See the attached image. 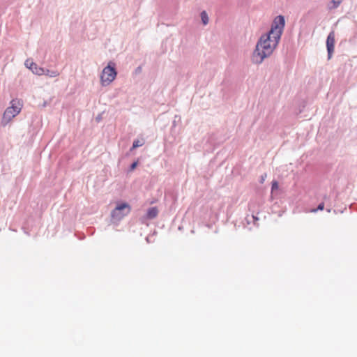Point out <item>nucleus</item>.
<instances>
[{
	"mask_svg": "<svg viewBox=\"0 0 357 357\" xmlns=\"http://www.w3.org/2000/svg\"><path fill=\"white\" fill-rule=\"evenodd\" d=\"M343 0H332L331 4L332 6L330 7L331 9H334L337 8L342 3Z\"/></svg>",
	"mask_w": 357,
	"mask_h": 357,
	"instance_id": "nucleus-9",
	"label": "nucleus"
},
{
	"mask_svg": "<svg viewBox=\"0 0 357 357\" xmlns=\"http://www.w3.org/2000/svg\"><path fill=\"white\" fill-rule=\"evenodd\" d=\"M46 74L50 77H56L59 75V73L56 71L50 72L49 70H45Z\"/></svg>",
	"mask_w": 357,
	"mask_h": 357,
	"instance_id": "nucleus-12",
	"label": "nucleus"
},
{
	"mask_svg": "<svg viewBox=\"0 0 357 357\" xmlns=\"http://www.w3.org/2000/svg\"><path fill=\"white\" fill-rule=\"evenodd\" d=\"M144 144V139H137V140H135L133 142V144H132V147L131 149V150L134 149H136L137 147H139V146H142L143 144Z\"/></svg>",
	"mask_w": 357,
	"mask_h": 357,
	"instance_id": "nucleus-8",
	"label": "nucleus"
},
{
	"mask_svg": "<svg viewBox=\"0 0 357 357\" xmlns=\"http://www.w3.org/2000/svg\"><path fill=\"white\" fill-rule=\"evenodd\" d=\"M22 108V102L20 100H13L10 102V106L8 107L3 113L2 123L5 125L9 123L20 112Z\"/></svg>",
	"mask_w": 357,
	"mask_h": 357,
	"instance_id": "nucleus-2",
	"label": "nucleus"
},
{
	"mask_svg": "<svg viewBox=\"0 0 357 357\" xmlns=\"http://www.w3.org/2000/svg\"><path fill=\"white\" fill-rule=\"evenodd\" d=\"M284 26V17H276L269 32L262 35L257 42L252 56L253 63H261L265 58L271 55L278 45Z\"/></svg>",
	"mask_w": 357,
	"mask_h": 357,
	"instance_id": "nucleus-1",
	"label": "nucleus"
},
{
	"mask_svg": "<svg viewBox=\"0 0 357 357\" xmlns=\"http://www.w3.org/2000/svg\"><path fill=\"white\" fill-rule=\"evenodd\" d=\"M158 214V209L157 207H151L148 209L146 218L148 219H153L157 217Z\"/></svg>",
	"mask_w": 357,
	"mask_h": 357,
	"instance_id": "nucleus-7",
	"label": "nucleus"
},
{
	"mask_svg": "<svg viewBox=\"0 0 357 357\" xmlns=\"http://www.w3.org/2000/svg\"><path fill=\"white\" fill-rule=\"evenodd\" d=\"M266 177V174H264V176H261V183H263Z\"/></svg>",
	"mask_w": 357,
	"mask_h": 357,
	"instance_id": "nucleus-15",
	"label": "nucleus"
},
{
	"mask_svg": "<svg viewBox=\"0 0 357 357\" xmlns=\"http://www.w3.org/2000/svg\"><path fill=\"white\" fill-rule=\"evenodd\" d=\"M324 208V203H321V204H319L317 208L312 210V211L313 212H316L318 210L322 211Z\"/></svg>",
	"mask_w": 357,
	"mask_h": 357,
	"instance_id": "nucleus-13",
	"label": "nucleus"
},
{
	"mask_svg": "<svg viewBox=\"0 0 357 357\" xmlns=\"http://www.w3.org/2000/svg\"><path fill=\"white\" fill-rule=\"evenodd\" d=\"M130 211L131 208L127 203L117 204L116 208L112 211V218L114 220L119 221L127 215Z\"/></svg>",
	"mask_w": 357,
	"mask_h": 357,
	"instance_id": "nucleus-4",
	"label": "nucleus"
},
{
	"mask_svg": "<svg viewBox=\"0 0 357 357\" xmlns=\"http://www.w3.org/2000/svg\"><path fill=\"white\" fill-rule=\"evenodd\" d=\"M25 66L36 75H42L45 73V70L44 68L38 66L37 64L33 62L31 59L26 60Z\"/></svg>",
	"mask_w": 357,
	"mask_h": 357,
	"instance_id": "nucleus-6",
	"label": "nucleus"
},
{
	"mask_svg": "<svg viewBox=\"0 0 357 357\" xmlns=\"http://www.w3.org/2000/svg\"><path fill=\"white\" fill-rule=\"evenodd\" d=\"M201 17L204 24H207L208 22V17L207 13L205 11H203L201 13Z\"/></svg>",
	"mask_w": 357,
	"mask_h": 357,
	"instance_id": "nucleus-10",
	"label": "nucleus"
},
{
	"mask_svg": "<svg viewBox=\"0 0 357 357\" xmlns=\"http://www.w3.org/2000/svg\"><path fill=\"white\" fill-rule=\"evenodd\" d=\"M335 35L334 31H331L327 37L326 47H327V51H328V59H330L331 58L332 54L334 52L335 43Z\"/></svg>",
	"mask_w": 357,
	"mask_h": 357,
	"instance_id": "nucleus-5",
	"label": "nucleus"
},
{
	"mask_svg": "<svg viewBox=\"0 0 357 357\" xmlns=\"http://www.w3.org/2000/svg\"><path fill=\"white\" fill-rule=\"evenodd\" d=\"M117 72L114 68V63L109 62L105 67L100 75V84L103 86L109 85L116 78Z\"/></svg>",
	"mask_w": 357,
	"mask_h": 357,
	"instance_id": "nucleus-3",
	"label": "nucleus"
},
{
	"mask_svg": "<svg viewBox=\"0 0 357 357\" xmlns=\"http://www.w3.org/2000/svg\"><path fill=\"white\" fill-rule=\"evenodd\" d=\"M279 188V185L278 181H272V186H271V192H273L275 190H277Z\"/></svg>",
	"mask_w": 357,
	"mask_h": 357,
	"instance_id": "nucleus-11",
	"label": "nucleus"
},
{
	"mask_svg": "<svg viewBox=\"0 0 357 357\" xmlns=\"http://www.w3.org/2000/svg\"><path fill=\"white\" fill-rule=\"evenodd\" d=\"M137 165V162H133L130 166V169L134 170L136 168Z\"/></svg>",
	"mask_w": 357,
	"mask_h": 357,
	"instance_id": "nucleus-14",
	"label": "nucleus"
}]
</instances>
